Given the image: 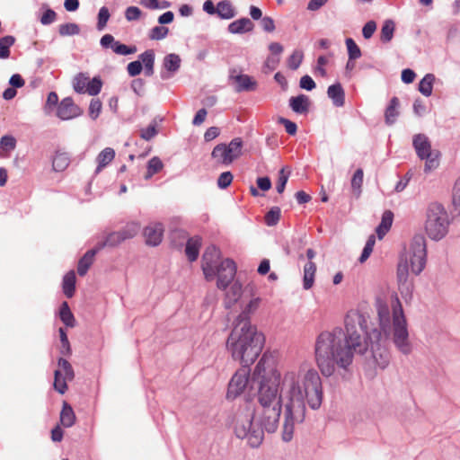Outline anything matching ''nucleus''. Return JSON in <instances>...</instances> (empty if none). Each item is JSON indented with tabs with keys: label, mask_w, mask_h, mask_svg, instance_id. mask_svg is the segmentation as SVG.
Wrapping results in <instances>:
<instances>
[{
	"label": "nucleus",
	"mask_w": 460,
	"mask_h": 460,
	"mask_svg": "<svg viewBox=\"0 0 460 460\" xmlns=\"http://www.w3.org/2000/svg\"><path fill=\"white\" fill-rule=\"evenodd\" d=\"M346 333L341 328L322 332L315 340L314 357L318 368L325 376H331L335 367L347 369L351 365L354 353L364 354L368 349V342L363 337L367 335L370 341L373 357L378 366L384 368L389 362V355L381 349L379 341L382 333L377 330L367 332L366 317L357 312L347 314L345 318Z\"/></svg>",
	"instance_id": "obj_1"
},
{
	"label": "nucleus",
	"mask_w": 460,
	"mask_h": 460,
	"mask_svg": "<svg viewBox=\"0 0 460 460\" xmlns=\"http://www.w3.org/2000/svg\"><path fill=\"white\" fill-rule=\"evenodd\" d=\"M282 390L287 397L282 439L289 442L295 424L305 418V402L314 410L320 408L323 397L322 380L314 367L302 365L284 374Z\"/></svg>",
	"instance_id": "obj_2"
},
{
	"label": "nucleus",
	"mask_w": 460,
	"mask_h": 460,
	"mask_svg": "<svg viewBox=\"0 0 460 460\" xmlns=\"http://www.w3.org/2000/svg\"><path fill=\"white\" fill-rule=\"evenodd\" d=\"M252 379L259 385L258 405L253 408L257 421L269 433L276 431L282 410V397L279 393L280 374L274 359L263 354L252 373Z\"/></svg>",
	"instance_id": "obj_3"
},
{
	"label": "nucleus",
	"mask_w": 460,
	"mask_h": 460,
	"mask_svg": "<svg viewBox=\"0 0 460 460\" xmlns=\"http://www.w3.org/2000/svg\"><path fill=\"white\" fill-rule=\"evenodd\" d=\"M264 341V335L257 331V327L234 324L226 341V349L234 360L249 367L261 354Z\"/></svg>",
	"instance_id": "obj_4"
},
{
	"label": "nucleus",
	"mask_w": 460,
	"mask_h": 460,
	"mask_svg": "<svg viewBox=\"0 0 460 460\" xmlns=\"http://www.w3.org/2000/svg\"><path fill=\"white\" fill-rule=\"evenodd\" d=\"M201 270L207 281L217 277V287L226 289L236 274V265L231 259L221 260V252L215 245L206 248L201 260Z\"/></svg>",
	"instance_id": "obj_5"
},
{
	"label": "nucleus",
	"mask_w": 460,
	"mask_h": 460,
	"mask_svg": "<svg viewBox=\"0 0 460 460\" xmlns=\"http://www.w3.org/2000/svg\"><path fill=\"white\" fill-rule=\"evenodd\" d=\"M265 428L257 421L253 407L240 408L234 418V432L240 438H247L252 447L259 446L264 437Z\"/></svg>",
	"instance_id": "obj_6"
},
{
	"label": "nucleus",
	"mask_w": 460,
	"mask_h": 460,
	"mask_svg": "<svg viewBox=\"0 0 460 460\" xmlns=\"http://www.w3.org/2000/svg\"><path fill=\"white\" fill-rule=\"evenodd\" d=\"M449 219L444 207L438 203H431L427 210L425 232L432 240H440L447 233Z\"/></svg>",
	"instance_id": "obj_7"
},
{
	"label": "nucleus",
	"mask_w": 460,
	"mask_h": 460,
	"mask_svg": "<svg viewBox=\"0 0 460 460\" xmlns=\"http://www.w3.org/2000/svg\"><path fill=\"white\" fill-rule=\"evenodd\" d=\"M393 327H394V341L396 347L404 354L411 351V346L408 341V331L406 319L403 314L402 306L398 299L393 301Z\"/></svg>",
	"instance_id": "obj_8"
},
{
	"label": "nucleus",
	"mask_w": 460,
	"mask_h": 460,
	"mask_svg": "<svg viewBox=\"0 0 460 460\" xmlns=\"http://www.w3.org/2000/svg\"><path fill=\"white\" fill-rule=\"evenodd\" d=\"M417 155L425 162V172H430L439 165L440 153L438 150H432L431 143L429 137L424 134H417L412 141Z\"/></svg>",
	"instance_id": "obj_9"
},
{
	"label": "nucleus",
	"mask_w": 460,
	"mask_h": 460,
	"mask_svg": "<svg viewBox=\"0 0 460 460\" xmlns=\"http://www.w3.org/2000/svg\"><path fill=\"white\" fill-rule=\"evenodd\" d=\"M243 140L240 137L234 138L228 145L218 144L211 153V155L220 164L229 165L241 156Z\"/></svg>",
	"instance_id": "obj_10"
},
{
	"label": "nucleus",
	"mask_w": 460,
	"mask_h": 460,
	"mask_svg": "<svg viewBox=\"0 0 460 460\" xmlns=\"http://www.w3.org/2000/svg\"><path fill=\"white\" fill-rule=\"evenodd\" d=\"M426 241L422 235L413 237L410 246V267L411 272L419 275L426 264Z\"/></svg>",
	"instance_id": "obj_11"
},
{
	"label": "nucleus",
	"mask_w": 460,
	"mask_h": 460,
	"mask_svg": "<svg viewBox=\"0 0 460 460\" xmlns=\"http://www.w3.org/2000/svg\"><path fill=\"white\" fill-rule=\"evenodd\" d=\"M58 368L54 372V388L57 392L64 394L67 390L66 381L75 377L74 369L71 364L65 358H60L58 361Z\"/></svg>",
	"instance_id": "obj_12"
},
{
	"label": "nucleus",
	"mask_w": 460,
	"mask_h": 460,
	"mask_svg": "<svg viewBox=\"0 0 460 460\" xmlns=\"http://www.w3.org/2000/svg\"><path fill=\"white\" fill-rule=\"evenodd\" d=\"M249 376V367L243 366L241 368H239L229 382L227 398L234 399L240 395L245 390L248 385Z\"/></svg>",
	"instance_id": "obj_13"
},
{
	"label": "nucleus",
	"mask_w": 460,
	"mask_h": 460,
	"mask_svg": "<svg viewBox=\"0 0 460 460\" xmlns=\"http://www.w3.org/2000/svg\"><path fill=\"white\" fill-rule=\"evenodd\" d=\"M262 299L260 296H252L246 303L242 305L241 313L236 316L234 324L256 327L251 323V316L256 313L261 305Z\"/></svg>",
	"instance_id": "obj_14"
},
{
	"label": "nucleus",
	"mask_w": 460,
	"mask_h": 460,
	"mask_svg": "<svg viewBox=\"0 0 460 460\" xmlns=\"http://www.w3.org/2000/svg\"><path fill=\"white\" fill-rule=\"evenodd\" d=\"M164 227L161 223H150L143 229L145 243L148 246H157L161 243Z\"/></svg>",
	"instance_id": "obj_15"
},
{
	"label": "nucleus",
	"mask_w": 460,
	"mask_h": 460,
	"mask_svg": "<svg viewBox=\"0 0 460 460\" xmlns=\"http://www.w3.org/2000/svg\"><path fill=\"white\" fill-rule=\"evenodd\" d=\"M82 112L81 109L75 104L73 99L67 97L58 104L57 115L61 119L66 120L80 116Z\"/></svg>",
	"instance_id": "obj_16"
},
{
	"label": "nucleus",
	"mask_w": 460,
	"mask_h": 460,
	"mask_svg": "<svg viewBox=\"0 0 460 460\" xmlns=\"http://www.w3.org/2000/svg\"><path fill=\"white\" fill-rule=\"evenodd\" d=\"M408 276H409V263L408 260L401 261L397 267V281L399 285V288L402 293L403 290L406 292L411 291V285L408 283Z\"/></svg>",
	"instance_id": "obj_17"
},
{
	"label": "nucleus",
	"mask_w": 460,
	"mask_h": 460,
	"mask_svg": "<svg viewBox=\"0 0 460 460\" xmlns=\"http://www.w3.org/2000/svg\"><path fill=\"white\" fill-rule=\"evenodd\" d=\"M231 79H233L236 84L235 91L238 93L243 91H253L257 87V82L248 75L231 76Z\"/></svg>",
	"instance_id": "obj_18"
},
{
	"label": "nucleus",
	"mask_w": 460,
	"mask_h": 460,
	"mask_svg": "<svg viewBox=\"0 0 460 460\" xmlns=\"http://www.w3.org/2000/svg\"><path fill=\"white\" fill-rule=\"evenodd\" d=\"M377 315L379 319L380 328L386 336L390 331V310L385 303L379 302L377 304Z\"/></svg>",
	"instance_id": "obj_19"
},
{
	"label": "nucleus",
	"mask_w": 460,
	"mask_h": 460,
	"mask_svg": "<svg viewBox=\"0 0 460 460\" xmlns=\"http://www.w3.org/2000/svg\"><path fill=\"white\" fill-rule=\"evenodd\" d=\"M254 24L249 18H241L228 25V31L232 34H242L253 30Z\"/></svg>",
	"instance_id": "obj_20"
},
{
	"label": "nucleus",
	"mask_w": 460,
	"mask_h": 460,
	"mask_svg": "<svg viewBox=\"0 0 460 460\" xmlns=\"http://www.w3.org/2000/svg\"><path fill=\"white\" fill-rule=\"evenodd\" d=\"M100 251L97 245L88 252L79 260L77 265V272L80 276H84L92 264L93 263L95 254Z\"/></svg>",
	"instance_id": "obj_21"
},
{
	"label": "nucleus",
	"mask_w": 460,
	"mask_h": 460,
	"mask_svg": "<svg viewBox=\"0 0 460 460\" xmlns=\"http://www.w3.org/2000/svg\"><path fill=\"white\" fill-rule=\"evenodd\" d=\"M327 94L336 107H341L345 103V93L340 83L328 87Z\"/></svg>",
	"instance_id": "obj_22"
},
{
	"label": "nucleus",
	"mask_w": 460,
	"mask_h": 460,
	"mask_svg": "<svg viewBox=\"0 0 460 460\" xmlns=\"http://www.w3.org/2000/svg\"><path fill=\"white\" fill-rule=\"evenodd\" d=\"M59 420H60L61 425L65 428H70L75 422L76 417L74 412V410L71 407V405L68 402H66V401L63 402Z\"/></svg>",
	"instance_id": "obj_23"
},
{
	"label": "nucleus",
	"mask_w": 460,
	"mask_h": 460,
	"mask_svg": "<svg viewBox=\"0 0 460 460\" xmlns=\"http://www.w3.org/2000/svg\"><path fill=\"white\" fill-rule=\"evenodd\" d=\"M201 247V238L199 236L191 237L188 240L185 248V253L190 261H195Z\"/></svg>",
	"instance_id": "obj_24"
},
{
	"label": "nucleus",
	"mask_w": 460,
	"mask_h": 460,
	"mask_svg": "<svg viewBox=\"0 0 460 460\" xmlns=\"http://www.w3.org/2000/svg\"><path fill=\"white\" fill-rule=\"evenodd\" d=\"M316 273V264L314 261H308L304 266L303 288L305 290L310 289L314 283Z\"/></svg>",
	"instance_id": "obj_25"
},
{
	"label": "nucleus",
	"mask_w": 460,
	"mask_h": 460,
	"mask_svg": "<svg viewBox=\"0 0 460 460\" xmlns=\"http://www.w3.org/2000/svg\"><path fill=\"white\" fill-rule=\"evenodd\" d=\"M217 14L225 20H229L236 15L235 9L229 0H223L217 4Z\"/></svg>",
	"instance_id": "obj_26"
},
{
	"label": "nucleus",
	"mask_w": 460,
	"mask_h": 460,
	"mask_svg": "<svg viewBox=\"0 0 460 460\" xmlns=\"http://www.w3.org/2000/svg\"><path fill=\"white\" fill-rule=\"evenodd\" d=\"M289 105L295 112L304 114L308 111L309 99L304 94L291 97L289 100Z\"/></svg>",
	"instance_id": "obj_27"
},
{
	"label": "nucleus",
	"mask_w": 460,
	"mask_h": 460,
	"mask_svg": "<svg viewBox=\"0 0 460 460\" xmlns=\"http://www.w3.org/2000/svg\"><path fill=\"white\" fill-rule=\"evenodd\" d=\"M242 296V285L234 282L226 293L225 305L226 308H231Z\"/></svg>",
	"instance_id": "obj_28"
},
{
	"label": "nucleus",
	"mask_w": 460,
	"mask_h": 460,
	"mask_svg": "<svg viewBox=\"0 0 460 460\" xmlns=\"http://www.w3.org/2000/svg\"><path fill=\"white\" fill-rule=\"evenodd\" d=\"M394 219V214L390 210L384 212L381 219V223L376 227V232L379 239H382L392 226Z\"/></svg>",
	"instance_id": "obj_29"
},
{
	"label": "nucleus",
	"mask_w": 460,
	"mask_h": 460,
	"mask_svg": "<svg viewBox=\"0 0 460 460\" xmlns=\"http://www.w3.org/2000/svg\"><path fill=\"white\" fill-rule=\"evenodd\" d=\"M75 273L74 270L68 271L63 278V292L66 297L71 298L75 291Z\"/></svg>",
	"instance_id": "obj_30"
},
{
	"label": "nucleus",
	"mask_w": 460,
	"mask_h": 460,
	"mask_svg": "<svg viewBox=\"0 0 460 460\" xmlns=\"http://www.w3.org/2000/svg\"><path fill=\"white\" fill-rule=\"evenodd\" d=\"M70 164V156L66 152H57L52 162L53 170L56 172L65 171Z\"/></svg>",
	"instance_id": "obj_31"
},
{
	"label": "nucleus",
	"mask_w": 460,
	"mask_h": 460,
	"mask_svg": "<svg viewBox=\"0 0 460 460\" xmlns=\"http://www.w3.org/2000/svg\"><path fill=\"white\" fill-rule=\"evenodd\" d=\"M115 157V151L111 147L104 148L97 156L98 166L96 172H101Z\"/></svg>",
	"instance_id": "obj_32"
},
{
	"label": "nucleus",
	"mask_w": 460,
	"mask_h": 460,
	"mask_svg": "<svg viewBox=\"0 0 460 460\" xmlns=\"http://www.w3.org/2000/svg\"><path fill=\"white\" fill-rule=\"evenodd\" d=\"M123 242H125V241H124L120 232L116 231V232L110 233L106 236V238L103 242H99L96 245H97L98 249L102 250L106 246H109V247L118 246L119 244H120Z\"/></svg>",
	"instance_id": "obj_33"
},
{
	"label": "nucleus",
	"mask_w": 460,
	"mask_h": 460,
	"mask_svg": "<svg viewBox=\"0 0 460 460\" xmlns=\"http://www.w3.org/2000/svg\"><path fill=\"white\" fill-rule=\"evenodd\" d=\"M60 320L67 326L74 327L75 325V319L72 314L67 302H63L60 306L59 312Z\"/></svg>",
	"instance_id": "obj_34"
},
{
	"label": "nucleus",
	"mask_w": 460,
	"mask_h": 460,
	"mask_svg": "<svg viewBox=\"0 0 460 460\" xmlns=\"http://www.w3.org/2000/svg\"><path fill=\"white\" fill-rule=\"evenodd\" d=\"M140 59L145 66L146 75H152L154 74L155 52L148 49L140 55Z\"/></svg>",
	"instance_id": "obj_35"
},
{
	"label": "nucleus",
	"mask_w": 460,
	"mask_h": 460,
	"mask_svg": "<svg viewBox=\"0 0 460 460\" xmlns=\"http://www.w3.org/2000/svg\"><path fill=\"white\" fill-rule=\"evenodd\" d=\"M395 24L392 20H386L381 29L380 40L384 43H387L392 40Z\"/></svg>",
	"instance_id": "obj_36"
},
{
	"label": "nucleus",
	"mask_w": 460,
	"mask_h": 460,
	"mask_svg": "<svg viewBox=\"0 0 460 460\" xmlns=\"http://www.w3.org/2000/svg\"><path fill=\"white\" fill-rule=\"evenodd\" d=\"M434 80V75L427 74L419 84V91L427 97L431 95Z\"/></svg>",
	"instance_id": "obj_37"
},
{
	"label": "nucleus",
	"mask_w": 460,
	"mask_h": 460,
	"mask_svg": "<svg viewBox=\"0 0 460 460\" xmlns=\"http://www.w3.org/2000/svg\"><path fill=\"white\" fill-rule=\"evenodd\" d=\"M399 100L397 97H393L390 101L389 106L385 110V121L387 124H393L398 116Z\"/></svg>",
	"instance_id": "obj_38"
},
{
	"label": "nucleus",
	"mask_w": 460,
	"mask_h": 460,
	"mask_svg": "<svg viewBox=\"0 0 460 460\" xmlns=\"http://www.w3.org/2000/svg\"><path fill=\"white\" fill-rule=\"evenodd\" d=\"M14 42V37L10 35L0 38V58L5 59L10 57V48Z\"/></svg>",
	"instance_id": "obj_39"
},
{
	"label": "nucleus",
	"mask_w": 460,
	"mask_h": 460,
	"mask_svg": "<svg viewBox=\"0 0 460 460\" xmlns=\"http://www.w3.org/2000/svg\"><path fill=\"white\" fill-rule=\"evenodd\" d=\"M181 66V58L176 54H168L164 59V66L169 72H176Z\"/></svg>",
	"instance_id": "obj_40"
},
{
	"label": "nucleus",
	"mask_w": 460,
	"mask_h": 460,
	"mask_svg": "<svg viewBox=\"0 0 460 460\" xmlns=\"http://www.w3.org/2000/svg\"><path fill=\"white\" fill-rule=\"evenodd\" d=\"M89 77L83 73L77 74L73 79V88L78 93H86Z\"/></svg>",
	"instance_id": "obj_41"
},
{
	"label": "nucleus",
	"mask_w": 460,
	"mask_h": 460,
	"mask_svg": "<svg viewBox=\"0 0 460 460\" xmlns=\"http://www.w3.org/2000/svg\"><path fill=\"white\" fill-rule=\"evenodd\" d=\"M140 230V225L137 222L128 223L121 230H119L124 241L135 237Z\"/></svg>",
	"instance_id": "obj_42"
},
{
	"label": "nucleus",
	"mask_w": 460,
	"mask_h": 460,
	"mask_svg": "<svg viewBox=\"0 0 460 460\" xmlns=\"http://www.w3.org/2000/svg\"><path fill=\"white\" fill-rule=\"evenodd\" d=\"M58 33L62 37L78 35L80 27L75 22L63 23L58 26Z\"/></svg>",
	"instance_id": "obj_43"
},
{
	"label": "nucleus",
	"mask_w": 460,
	"mask_h": 460,
	"mask_svg": "<svg viewBox=\"0 0 460 460\" xmlns=\"http://www.w3.org/2000/svg\"><path fill=\"white\" fill-rule=\"evenodd\" d=\"M164 167V164L157 156H154L148 161L147 172L145 176L146 179L151 178L154 174L159 172Z\"/></svg>",
	"instance_id": "obj_44"
},
{
	"label": "nucleus",
	"mask_w": 460,
	"mask_h": 460,
	"mask_svg": "<svg viewBox=\"0 0 460 460\" xmlns=\"http://www.w3.org/2000/svg\"><path fill=\"white\" fill-rule=\"evenodd\" d=\"M363 170L362 169H358L352 179H351V188H352V191L353 193L358 197L361 193V187H362V184H363Z\"/></svg>",
	"instance_id": "obj_45"
},
{
	"label": "nucleus",
	"mask_w": 460,
	"mask_h": 460,
	"mask_svg": "<svg viewBox=\"0 0 460 460\" xmlns=\"http://www.w3.org/2000/svg\"><path fill=\"white\" fill-rule=\"evenodd\" d=\"M304 59V53L300 49H296L293 51V53L289 56L288 58V66L291 70H296L299 66L301 65L302 61Z\"/></svg>",
	"instance_id": "obj_46"
},
{
	"label": "nucleus",
	"mask_w": 460,
	"mask_h": 460,
	"mask_svg": "<svg viewBox=\"0 0 460 460\" xmlns=\"http://www.w3.org/2000/svg\"><path fill=\"white\" fill-rule=\"evenodd\" d=\"M346 46L349 60H355L361 57V50L356 42L351 39L346 40Z\"/></svg>",
	"instance_id": "obj_47"
},
{
	"label": "nucleus",
	"mask_w": 460,
	"mask_h": 460,
	"mask_svg": "<svg viewBox=\"0 0 460 460\" xmlns=\"http://www.w3.org/2000/svg\"><path fill=\"white\" fill-rule=\"evenodd\" d=\"M111 48L116 54L122 55V56L133 54L137 51L136 47H128V46L122 44L117 40H114V42L112 43Z\"/></svg>",
	"instance_id": "obj_48"
},
{
	"label": "nucleus",
	"mask_w": 460,
	"mask_h": 460,
	"mask_svg": "<svg viewBox=\"0 0 460 460\" xmlns=\"http://www.w3.org/2000/svg\"><path fill=\"white\" fill-rule=\"evenodd\" d=\"M375 243H376V237L374 234H371L368 237L367 243L363 249V252L358 259L360 263L365 262L369 258V256L371 255V253L373 252Z\"/></svg>",
	"instance_id": "obj_49"
},
{
	"label": "nucleus",
	"mask_w": 460,
	"mask_h": 460,
	"mask_svg": "<svg viewBox=\"0 0 460 460\" xmlns=\"http://www.w3.org/2000/svg\"><path fill=\"white\" fill-rule=\"evenodd\" d=\"M289 174H290V170L287 171V169L285 167L280 169V171L279 172V178H278L276 189L279 194H281L284 191L286 184H287L288 177H289Z\"/></svg>",
	"instance_id": "obj_50"
},
{
	"label": "nucleus",
	"mask_w": 460,
	"mask_h": 460,
	"mask_svg": "<svg viewBox=\"0 0 460 460\" xmlns=\"http://www.w3.org/2000/svg\"><path fill=\"white\" fill-rule=\"evenodd\" d=\"M102 87V82L100 77L95 76L91 81L88 80L86 93L90 95H97Z\"/></svg>",
	"instance_id": "obj_51"
},
{
	"label": "nucleus",
	"mask_w": 460,
	"mask_h": 460,
	"mask_svg": "<svg viewBox=\"0 0 460 460\" xmlns=\"http://www.w3.org/2000/svg\"><path fill=\"white\" fill-rule=\"evenodd\" d=\"M279 217L280 208L274 207L265 215V222L268 226H272L279 222Z\"/></svg>",
	"instance_id": "obj_52"
},
{
	"label": "nucleus",
	"mask_w": 460,
	"mask_h": 460,
	"mask_svg": "<svg viewBox=\"0 0 460 460\" xmlns=\"http://www.w3.org/2000/svg\"><path fill=\"white\" fill-rule=\"evenodd\" d=\"M110 12H109V9L105 6H102L100 10H99V13H98V22H97V29L99 31H102L106 25H107V22L110 19Z\"/></svg>",
	"instance_id": "obj_53"
},
{
	"label": "nucleus",
	"mask_w": 460,
	"mask_h": 460,
	"mask_svg": "<svg viewBox=\"0 0 460 460\" xmlns=\"http://www.w3.org/2000/svg\"><path fill=\"white\" fill-rule=\"evenodd\" d=\"M168 32V28L164 26H155L150 31L149 38L153 40H163L167 36Z\"/></svg>",
	"instance_id": "obj_54"
},
{
	"label": "nucleus",
	"mask_w": 460,
	"mask_h": 460,
	"mask_svg": "<svg viewBox=\"0 0 460 460\" xmlns=\"http://www.w3.org/2000/svg\"><path fill=\"white\" fill-rule=\"evenodd\" d=\"M102 102L99 99H93L89 105V116L96 119L102 111Z\"/></svg>",
	"instance_id": "obj_55"
},
{
	"label": "nucleus",
	"mask_w": 460,
	"mask_h": 460,
	"mask_svg": "<svg viewBox=\"0 0 460 460\" xmlns=\"http://www.w3.org/2000/svg\"><path fill=\"white\" fill-rule=\"evenodd\" d=\"M56 20L57 13L50 8H47L40 18V22L42 25H49L53 23Z\"/></svg>",
	"instance_id": "obj_56"
},
{
	"label": "nucleus",
	"mask_w": 460,
	"mask_h": 460,
	"mask_svg": "<svg viewBox=\"0 0 460 460\" xmlns=\"http://www.w3.org/2000/svg\"><path fill=\"white\" fill-rule=\"evenodd\" d=\"M234 176L231 172H222L217 179V186L220 189H226L231 185Z\"/></svg>",
	"instance_id": "obj_57"
},
{
	"label": "nucleus",
	"mask_w": 460,
	"mask_h": 460,
	"mask_svg": "<svg viewBox=\"0 0 460 460\" xmlns=\"http://www.w3.org/2000/svg\"><path fill=\"white\" fill-rule=\"evenodd\" d=\"M59 336H60V341H61L60 352L64 355H70L71 354L70 343H69L68 338L66 336V333L63 328L59 329Z\"/></svg>",
	"instance_id": "obj_58"
},
{
	"label": "nucleus",
	"mask_w": 460,
	"mask_h": 460,
	"mask_svg": "<svg viewBox=\"0 0 460 460\" xmlns=\"http://www.w3.org/2000/svg\"><path fill=\"white\" fill-rule=\"evenodd\" d=\"M157 134L156 126L155 124L149 125L146 128L140 130L141 138L149 141Z\"/></svg>",
	"instance_id": "obj_59"
},
{
	"label": "nucleus",
	"mask_w": 460,
	"mask_h": 460,
	"mask_svg": "<svg viewBox=\"0 0 460 460\" xmlns=\"http://www.w3.org/2000/svg\"><path fill=\"white\" fill-rule=\"evenodd\" d=\"M328 58L325 56H320L317 58V66L314 68V72L319 74L322 77L327 76V72L324 68V66L327 65Z\"/></svg>",
	"instance_id": "obj_60"
},
{
	"label": "nucleus",
	"mask_w": 460,
	"mask_h": 460,
	"mask_svg": "<svg viewBox=\"0 0 460 460\" xmlns=\"http://www.w3.org/2000/svg\"><path fill=\"white\" fill-rule=\"evenodd\" d=\"M279 63V58L268 57L263 65V72L270 73L275 70Z\"/></svg>",
	"instance_id": "obj_61"
},
{
	"label": "nucleus",
	"mask_w": 460,
	"mask_h": 460,
	"mask_svg": "<svg viewBox=\"0 0 460 460\" xmlns=\"http://www.w3.org/2000/svg\"><path fill=\"white\" fill-rule=\"evenodd\" d=\"M141 16V10L137 6H129L126 9L125 17L128 21H136Z\"/></svg>",
	"instance_id": "obj_62"
},
{
	"label": "nucleus",
	"mask_w": 460,
	"mask_h": 460,
	"mask_svg": "<svg viewBox=\"0 0 460 460\" xmlns=\"http://www.w3.org/2000/svg\"><path fill=\"white\" fill-rule=\"evenodd\" d=\"M279 122L285 127L288 134L294 136L296 133L297 127L295 122L285 118H279Z\"/></svg>",
	"instance_id": "obj_63"
},
{
	"label": "nucleus",
	"mask_w": 460,
	"mask_h": 460,
	"mask_svg": "<svg viewBox=\"0 0 460 460\" xmlns=\"http://www.w3.org/2000/svg\"><path fill=\"white\" fill-rule=\"evenodd\" d=\"M453 204L460 211V177L456 180L453 189Z\"/></svg>",
	"instance_id": "obj_64"
}]
</instances>
